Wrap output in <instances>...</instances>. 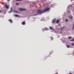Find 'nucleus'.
<instances>
[{"mask_svg":"<svg viewBox=\"0 0 74 74\" xmlns=\"http://www.w3.org/2000/svg\"><path fill=\"white\" fill-rule=\"evenodd\" d=\"M74 41V38L73 39L71 40L70 41Z\"/></svg>","mask_w":74,"mask_h":74,"instance_id":"nucleus-12","label":"nucleus"},{"mask_svg":"<svg viewBox=\"0 0 74 74\" xmlns=\"http://www.w3.org/2000/svg\"><path fill=\"white\" fill-rule=\"evenodd\" d=\"M50 29H51V30H54V29L53 28V27H50Z\"/></svg>","mask_w":74,"mask_h":74,"instance_id":"nucleus-3","label":"nucleus"},{"mask_svg":"<svg viewBox=\"0 0 74 74\" xmlns=\"http://www.w3.org/2000/svg\"><path fill=\"white\" fill-rule=\"evenodd\" d=\"M71 45H73V46H74V43H71Z\"/></svg>","mask_w":74,"mask_h":74,"instance_id":"nucleus-14","label":"nucleus"},{"mask_svg":"<svg viewBox=\"0 0 74 74\" xmlns=\"http://www.w3.org/2000/svg\"><path fill=\"white\" fill-rule=\"evenodd\" d=\"M16 1H22V0H16Z\"/></svg>","mask_w":74,"mask_h":74,"instance_id":"nucleus-19","label":"nucleus"},{"mask_svg":"<svg viewBox=\"0 0 74 74\" xmlns=\"http://www.w3.org/2000/svg\"><path fill=\"white\" fill-rule=\"evenodd\" d=\"M14 16H16V17H18V15L17 14H15L14 15Z\"/></svg>","mask_w":74,"mask_h":74,"instance_id":"nucleus-8","label":"nucleus"},{"mask_svg":"<svg viewBox=\"0 0 74 74\" xmlns=\"http://www.w3.org/2000/svg\"><path fill=\"white\" fill-rule=\"evenodd\" d=\"M69 74H72V73H69Z\"/></svg>","mask_w":74,"mask_h":74,"instance_id":"nucleus-24","label":"nucleus"},{"mask_svg":"<svg viewBox=\"0 0 74 74\" xmlns=\"http://www.w3.org/2000/svg\"><path fill=\"white\" fill-rule=\"evenodd\" d=\"M35 15H37V14H35Z\"/></svg>","mask_w":74,"mask_h":74,"instance_id":"nucleus-27","label":"nucleus"},{"mask_svg":"<svg viewBox=\"0 0 74 74\" xmlns=\"http://www.w3.org/2000/svg\"><path fill=\"white\" fill-rule=\"evenodd\" d=\"M68 21V20H67V19H66V22H67Z\"/></svg>","mask_w":74,"mask_h":74,"instance_id":"nucleus-18","label":"nucleus"},{"mask_svg":"<svg viewBox=\"0 0 74 74\" xmlns=\"http://www.w3.org/2000/svg\"><path fill=\"white\" fill-rule=\"evenodd\" d=\"M61 30H63V29L62 28H61Z\"/></svg>","mask_w":74,"mask_h":74,"instance_id":"nucleus-25","label":"nucleus"},{"mask_svg":"<svg viewBox=\"0 0 74 74\" xmlns=\"http://www.w3.org/2000/svg\"><path fill=\"white\" fill-rule=\"evenodd\" d=\"M12 7H11V11L9 12L8 13H11L12 12Z\"/></svg>","mask_w":74,"mask_h":74,"instance_id":"nucleus-7","label":"nucleus"},{"mask_svg":"<svg viewBox=\"0 0 74 74\" xmlns=\"http://www.w3.org/2000/svg\"><path fill=\"white\" fill-rule=\"evenodd\" d=\"M1 12V11L0 10V12Z\"/></svg>","mask_w":74,"mask_h":74,"instance_id":"nucleus-23","label":"nucleus"},{"mask_svg":"<svg viewBox=\"0 0 74 74\" xmlns=\"http://www.w3.org/2000/svg\"><path fill=\"white\" fill-rule=\"evenodd\" d=\"M19 10L21 11H25V10H26V9L19 8Z\"/></svg>","mask_w":74,"mask_h":74,"instance_id":"nucleus-2","label":"nucleus"},{"mask_svg":"<svg viewBox=\"0 0 74 74\" xmlns=\"http://www.w3.org/2000/svg\"><path fill=\"white\" fill-rule=\"evenodd\" d=\"M73 29L74 30V25H73Z\"/></svg>","mask_w":74,"mask_h":74,"instance_id":"nucleus-16","label":"nucleus"},{"mask_svg":"<svg viewBox=\"0 0 74 74\" xmlns=\"http://www.w3.org/2000/svg\"><path fill=\"white\" fill-rule=\"evenodd\" d=\"M55 20H56V18H55Z\"/></svg>","mask_w":74,"mask_h":74,"instance_id":"nucleus-29","label":"nucleus"},{"mask_svg":"<svg viewBox=\"0 0 74 74\" xmlns=\"http://www.w3.org/2000/svg\"><path fill=\"white\" fill-rule=\"evenodd\" d=\"M48 30V29L47 28H45V29H42V30Z\"/></svg>","mask_w":74,"mask_h":74,"instance_id":"nucleus-5","label":"nucleus"},{"mask_svg":"<svg viewBox=\"0 0 74 74\" xmlns=\"http://www.w3.org/2000/svg\"><path fill=\"white\" fill-rule=\"evenodd\" d=\"M69 18H70V19H72V18H73V17L71 16V17H69Z\"/></svg>","mask_w":74,"mask_h":74,"instance_id":"nucleus-13","label":"nucleus"},{"mask_svg":"<svg viewBox=\"0 0 74 74\" xmlns=\"http://www.w3.org/2000/svg\"><path fill=\"white\" fill-rule=\"evenodd\" d=\"M5 7H6V8H7L8 9V8H9V7L8 5H5Z\"/></svg>","mask_w":74,"mask_h":74,"instance_id":"nucleus-6","label":"nucleus"},{"mask_svg":"<svg viewBox=\"0 0 74 74\" xmlns=\"http://www.w3.org/2000/svg\"><path fill=\"white\" fill-rule=\"evenodd\" d=\"M67 48H70V47H69V45H67Z\"/></svg>","mask_w":74,"mask_h":74,"instance_id":"nucleus-17","label":"nucleus"},{"mask_svg":"<svg viewBox=\"0 0 74 74\" xmlns=\"http://www.w3.org/2000/svg\"><path fill=\"white\" fill-rule=\"evenodd\" d=\"M59 22V20H57L56 22L57 23H58Z\"/></svg>","mask_w":74,"mask_h":74,"instance_id":"nucleus-10","label":"nucleus"},{"mask_svg":"<svg viewBox=\"0 0 74 74\" xmlns=\"http://www.w3.org/2000/svg\"><path fill=\"white\" fill-rule=\"evenodd\" d=\"M62 29H64V27H62Z\"/></svg>","mask_w":74,"mask_h":74,"instance_id":"nucleus-26","label":"nucleus"},{"mask_svg":"<svg viewBox=\"0 0 74 74\" xmlns=\"http://www.w3.org/2000/svg\"><path fill=\"white\" fill-rule=\"evenodd\" d=\"M8 0V1H9V0Z\"/></svg>","mask_w":74,"mask_h":74,"instance_id":"nucleus-28","label":"nucleus"},{"mask_svg":"<svg viewBox=\"0 0 74 74\" xmlns=\"http://www.w3.org/2000/svg\"><path fill=\"white\" fill-rule=\"evenodd\" d=\"M9 21L11 23H12V20H10V21L9 20Z\"/></svg>","mask_w":74,"mask_h":74,"instance_id":"nucleus-9","label":"nucleus"},{"mask_svg":"<svg viewBox=\"0 0 74 74\" xmlns=\"http://www.w3.org/2000/svg\"><path fill=\"white\" fill-rule=\"evenodd\" d=\"M16 5H18V4H19V3H16Z\"/></svg>","mask_w":74,"mask_h":74,"instance_id":"nucleus-21","label":"nucleus"},{"mask_svg":"<svg viewBox=\"0 0 74 74\" xmlns=\"http://www.w3.org/2000/svg\"><path fill=\"white\" fill-rule=\"evenodd\" d=\"M55 20H53L52 23H55Z\"/></svg>","mask_w":74,"mask_h":74,"instance_id":"nucleus-11","label":"nucleus"},{"mask_svg":"<svg viewBox=\"0 0 74 74\" xmlns=\"http://www.w3.org/2000/svg\"><path fill=\"white\" fill-rule=\"evenodd\" d=\"M14 12H16V13H18V12L17 11H14Z\"/></svg>","mask_w":74,"mask_h":74,"instance_id":"nucleus-20","label":"nucleus"},{"mask_svg":"<svg viewBox=\"0 0 74 74\" xmlns=\"http://www.w3.org/2000/svg\"><path fill=\"white\" fill-rule=\"evenodd\" d=\"M49 10V8H46L43 10V12L41 11V10H39L37 11V13L38 14H42V13H44L45 12L47 11H48Z\"/></svg>","mask_w":74,"mask_h":74,"instance_id":"nucleus-1","label":"nucleus"},{"mask_svg":"<svg viewBox=\"0 0 74 74\" xmlns=\"http://www.w3.org/2000/svg\"><path fill=\"white\" fill-rule=\"evenodd\" d=\"M22 25H25V21H23L22 23Z\"/></svg>","mask_w":74,"mask_h":74,"instance_id":"nucleus-4","label":"nucleus"},{"mask_svg":"<svg viewBox=\"0 0 74 74\" xmlns=\"http://www.w3.org/2000/svg\"><path fill=\"white\" fill-rule=\"evenodd\" d=\"M71 38V37H69L68 38L69 39H70Z\"/></svg>","mask_w":74,"mask_h":74,"instance_id":"nucleus-15","label":"nucleus"},{"mask_svg":"<svg viewBox=\"0 0 74 74\" xmlns=\"http://www.w3.org/2000/svg\"><path fill=\"white\" fill-rule=\"evenodd\" d=\"M51 40H53V38L52 37H51Z\"/></svg>","mask_w":74,"mask_h":74,"instance_id":"nucleus-22","label":"nucleus"}]
</instances>
